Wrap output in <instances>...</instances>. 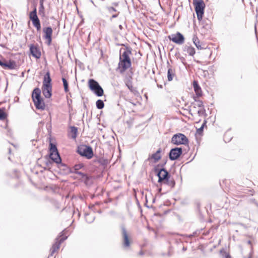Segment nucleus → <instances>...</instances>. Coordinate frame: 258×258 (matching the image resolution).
<instances>
[{"label": "nucleus", "instance_id": "473e14b6", "mask_svg": "<svg viewBox=\"0 0 258 258\" xmlns=\"http://www.w3.org/2000/svg\"><path fill=\"white\" fill-rule=\"evenodd\" d=\"M225 258H231V257L229 253H225Z\"/></svg>", "mask_w": 258, "mask_h": 258}, {"label": "nucleus", "instance_id": "393cba45", "mask_svg": "<svg viewBox=\"0 0 258 258\" xmlns=\"http://www.w3.org/2000/svg\"><path fill=\"white\" fill-rule=\"evenodd\" d=\"M107 10L109 13L112 14V17L110 19L111 20L112 18H116L117 17V16L119 14V12L116 13V10L113 7H108L107 8Z\"/></svg>", "mask_w": 258, "mask_h": 258}, {"label": "nucleus", "instance_id": "4be33fe9", "mask_svg": "<svg viewBox=\"0 0 258 258\" xmlns=\"http://www.w3.org/2000/svg\"><path fill=\"white\" fill-rule=\"evenodd\" d=\"M78 128L75 126L71 127L70 136L73 139H75L77 136Z\"/></svg>", "mask_w": 258, "mask_h": 258}, {"label": "nucleus", "instance_id": "4468645a", "mask_svg": "<svg viewBox=\"0 0 258 258\" xmlns=\"http://www.w3.org/2000/svg\"><path fill=\"white\" fill-rule=\"evenodd\" d=\"M192 86L196 94V96L194 97V99L195 101H197V98L203 96V91L197 81L194 80L193 81Z\"/></svg>", "mask_w": 258, "mask_h": 258}, {"label": "nucleus", "instance_id": "9b49d317", "mask_svg": "<svg viewBox=\"0 0 258 258\" xmlns=\"http://www.w3.org/2000/svg\"><path fill=\"white\" fill-rule=\"evenodd\" d=\"M168 39L177 44H182L184 41V36L179 32L173 34L168 36Z\"/></svg>", "mask_w": 258, "mask_h": 258}, {"label": "nucleus", "instance_id": "c756f323", "mask_svg": "<svg viewBox=\"0 0 258 258\" xmlns=\"http://www.w3.org/2000/svg\"><path fill=\"white\" fill-rule=\"evenodd\" d=\"M83 165L82 164H79L75 165L74 167V169L75 172H77V170H80L81 168L83 167Z\"/></svg>", "mask_w": 258, "mask_h": 258}, {"label": "nucleus", "instance_id": "2eb2a0df", "mask_svg": "<svg viewBox=\"0 0 258 258\" xmlns=\"http://www.w3.org/2000/svg\"><path fill=\"white\" fill-rule=\"evenodd\" d=\"M182 151L181 148H175L171 150L169 153V158L171 160H174L179 157Z\"/></svg>", "mask_w": 258, "mask_h": 258}, {"label": "nucleus", "instance_id": "f257e3e1", "mask_svg": "<svg viewBox=\"0 0 258 258\" xmlns=\"http://www.w3.org/2000/svg\"><path fill=\"white\" fill-rule=\"evenodd\" d=\"M131 53V51L128 48L123 49V51L121 50H120L119 60L117 69L120 73H124L131 68L132 61L130 55Z\"/></svg>", "mask_w": 258, "mask_h": 258}, {"label": "nucleus", "instance_id": "6ab92c4d", "mask_svg": "<svg viewBox=\"0 0 258 258\" xmlns=\"http://www.w3.org/2000/svg\"><path fill=\"white\" fill-rule=\"evenodd\" d=\"M192 41L198 49H205V45L201 42L197 35H194L192 38Z\"/></svg>", "mask_w": 258, "mask_h": 258}, {"label": "nucleus", "instance_id": "f704fd0d", "mask_svg": "<svg viewBox=\"0 0 258 258\" xmlns=\"http://www.w3.org/2000/svg\"><path fill=\"white\" fill-rule=\"evenodd\" d=\"M202 130H203V127H200V128L198 130V132H200V131L201 132V131H202Z\"/></svg>", "mask_w": 258, "mask_h": 258}, {"label": "nucleus", "instance_id": "c9c22d12", "mask_svg": "<svg viewBox=\"0 0 258 258\" xmlns=\"http://www.w3.org/2000/svg\"><path fill=\"white\" fill-rule=\"evenodd\" d=\"M119 27L120 29H122V26L121 25H120L119 26Z\"/></svg>", "mask_w": 258, "mask_h": 258}, {"label": "nucleus", "instance_id": "ddd939ff", "mask_svg": "<svg viewBox=\"0 0 258 258\" xmlns=\"http://www.w3.org/2000/svg\"><path fill=\"white\" fill-rule=\"evenodd\" d=\"M30 51L32 56L37 59L41 56L40 49L37 44H31L29 46Z\"/></svg>", "mask_w": 258, "mask_h": 258}, {"label": "nucleus", "instance_id": "7c9ffc66", "mask_svg": "<svg viewBox=\"0 0 258 258\" xmlns=\"http://www.w3.org/2000/svg\"><path fill=\"white\" fill-rule=\"evenodd\" d=\"M132 80V78L131 77H130L128 78H127L126 80V81H125V84H126V86L133 84Z\"/></svg>", "mask_w": 258, "mask_h": 258}, {"label": "nucleus", "instance_id": "20e7f679", "mask_svg": "<svg viewBox=\"0 0 258 258\" xmlns=\"http://www.w3.org/2000/svg\"><path fill=\"white\" fill-rule=\"evenodd\" d=\"M88 85L89 89L93 91L97 96H102L104 91L98 83L94 79H91L88 80Z\"/></svg>", "mask_w": 258, "mask_h": 258}, {"label": "nucleus", "instance_id": "cd10ccee", "mask_svg": "<svg viewBox=\"0 0 258 258\" xmlns=\"http://www.w3.org/2000/svg\"><path fill=\"white\" fill-rule=\"evenodd\" d=\"M104 104L101 100H98L96 101V106L98 109H102L104 107Z\"/></svg>", "mask_w": 258, "mask_h": 258}, {"label": "nucleus", "instance_id": "4c0bfd02", "mask_svg": "<svg viewBox=\"0 0 258 258\" xmlns=\"http://www.w3.org/2000/svg\"><path fill=\"white\" fill-rule=\"evenodd\" d=\"M42 3L43 4V0H40V3H42Z\"/></svg>", "mask_w": 258, "mask_h": 258}, {"label": "nucleus", "instance_id": "7ed1b4c3", "mask_svg": "<svg viewBox=\"0 0 258 258\" xmlns=\"http://www.w3.org/2000/svg\"><path fill=\"white\" fill-rule=\"evenodd\" d=\"M33 101L36 108L38 109L44 110L45 103L41 97V90L38 88H35L32 94Z\"/></svg>", "mask_w": 258, "mask_h": 258}, {"label": "nucleus", "instance_id": "6e6552de", "mask_svg": "<svg viewBox=\"0 0 258 258\" xmlns=\"http://www.w3.org/2000/svg\"><path fill=\"white\" fill-rule=\"evenodd\" d=\"M171 142L174 145H186L188 144V140L187 137L181 133H178L173 136Z\"/></svg>", "mask_w": 258, "mask_h": 258}, {"label": "nucleus", "instance_id": "a878e982", "mask_svg": "<svg viewBox=\"0 0 258 258\" xmlns=\"http://www.w3.org/2000/svg\"><path fill=\"white\" fill-rule=\"evenodd\" d=\"M62 81L63 82V85L64 87V90L66 93L69 91V84L67 80L64 78H62Z\"/></svg>", "mask_w": 258, "mask_h": 258}, {"label": "nucleus", "instance_id": "c85d7f7f", "mask_svg": "<svg viewBox=\"0 0 258 258\" xmlns=\"http://www.w3.org/2000/svg\"><path fill=\"white\" fill-rule=\"evenodd\" d=\"M195 101L196 102V105L201 108V109L204 108L203 102L202 101L197 99V101Z\"/></svg>", "mask_w": 258, "mask_h": 258}, {"label": "nucleus", "instance_id": "1a4fd4ad", "mask_svg": "<svg viewBox=\"0 0 258 258\" xmlns=\"http://www.w3.org/2000/svg\"><path fill=\"white\" fill-rule=\"evenodd\" d=\"M158 176L159 177L158 182L159 183L170 184L172 186L174 185V181H169V177L168 176V173L164 169H162L159 171V172L158 173Z\"/></svg>", "mask_w": 258, "mask_h": 258}, {"label": "nucleus", "instance_id": "b1692460", "mask_svg": "<svg viewBox=\"0 0 258 258\" xmlns=\"http://www.w3.org/2000/svg\"><path fill=\"white\" fill-rule=\"evenodd\" d=\"M67 231L65 230L63 231L61 234L59 236V237L57 238L56 239L60 242L61 243L63 242L67 238H68V235H67Z\"/></svg>", "mask_w": 258, "mask_h": 258}, {"label": "nucleus", "instance_id": "5701e85b", "mask_svg": "<svg viewBox=\"0 0 258 258\" xmlns=\"http://www.w3.org/2000/svg\"><path fill=\"white\" fill-rule=\"evenodd\" d=\"M184 51L190 56H193L196 53L195 49L191 46H186L185 47Z\"/></svg>", "mask_w": 258, "mask_h": 258}, {"label": "nucleus", "instance_id": "f8f14e48", "mask_svg": "<svg viewBox=\"0 0 258 258\" xmlns=\"http://www.w3.org/2000/svg\"><path fill=\"white\" fill-rule=\"evenodd\" d=\"M43 38L46 40L47 44L49 45L51 43L53 30L51 27H45L42 30Z\"/></svg>", "mask_w": 258, "mask_h": 258}, {"label": "nucleus", "instance_id": "0eeeda50", "mask_svg": "<svg viewBox=\"0 0 258 258\" xmlns=\"http://www.w3.org/2000/svg\"><path fill=\"white\" fill-rule=\"evenodd\" d=\"M29 17L30 20L32 21L33 26L36 29L37 31L40 32L41 30V23L37 15V9L36 7L29 13Z\"/></svg>", "mask_w": 258, "mask_h": 258}, {"label": "nucleus", "instance_id": "72a5a7b5", "mask_svg": "<svg viewBox=\"0 0 258 258\" xmlns=\"http://www.w3.org/2000/svg\"><path fill=\"white\" fill-rule=\"evenodd\" d=\"M40 8L42 10L44 9L43 4L42 3V2L40 3Z\"/></svg>", "mask_w": 258, "mask_h": 258}, {"label": "nucleus", "instance_id": "423d86ee", "mask_svg": "<svg viewBox=\"0 0 258 258\" xmlns=\"http://www.w3.org/2000/svg\"><path fill=\"white\" fill-rule=\"evenodd\" d=\"M49 157L56 163L61 162V158L58 154L57 148L54 144L51 142L49 143Z\"/></svg>", "mask_w": 258, "mask_h": 258}, {"label": "nucleus", "instance_id": "f03ea898", "mask_svg": "<svg viewBox=\"0 0 258 258\" xmlns=\"http://www.w3.org/2000/svg\"><path fill=\"white\" fill-rule=\"evenodd\" d=\"M50 73L47 72L44 76L42 87V93L46 98H50L52 95V84Z\"/></svg>", "mask_w": 258, "mask_h": 258}, {"label": "nucleus", "instance_id": "e433bc0d", "mask_svg": "<svg viewBox=\"0 0 258 258\" xmlns=\"http://www.w3.org/2000/svg\"><path fill=\"white\" fill-rule=\"evenodd\" d=\"M78 173L82 175L83 176H85V175L83 174V173H81V172H78Z\"/></svg>", "mask_w": 258, "mask_h": 258}, {"label": "nucleus", "instance_id": "dca6fc26", "mask_svg": "<svg viewBox=\"0 0 258 258\" xmlns=\"http://www.w3.org/2000/svg\"><path fill=\"white\" fill-rule=\"evenodd\" d=\"M161 149L159 148L156 153L150 156L148 159L150 162L156 163L161 159Z\"/></svg>", "mask_w": 258, "mask_h": 258}, {"label": "nucleus", "instance_id": "412c9836", "mask_svg": "<svg viewBox=\"0 0 258 258\" xmlns=\"http://www.w3.org/2000/svg\"><path fill=\"white\" fill-rule=\"evenodd\" d=\"M175 70L172 68H169L168 69L167 72V79L168 81L170 82L173 80V78L175 77Z\"/></svg>", "mask_w": 258, "mask_h": 258}, {"label": "nucleus", "instance_id": "bb28decb", "mask_svg": "<svg viewBox=\"0 0 258 258\" xmlns=\"http://www.w3.org/2000/svg\"><path fill=\"white\" fill-rule=\"evenodd\" d=\"M7 117V114L5 111V109L4 108H0V119L4 120Z\"/></svg>", "mask_w": 258, "mask_h": 258}, {"label": "nucleus", "instance_id": "a211bd4d", "mask_svg": "<svg viewBox=\"0 0 258 258\" xmlns=\"http://www.w3.org/2000/svg\"><path fill=\"white\" fill-rule=\"evenodd\" d=\"M0 66L4 69L10 70L14 69L16 67L15 62L12 60H9L8 62H3L0 60Z\"/></svg>", "mask_w": 258, "mask_h": 258}, {"label": "nucleus", "instance_id": "9d476101", "mask_svg": "<svg viewBox=\"0 0 258 258\" xmlns=\"http://www.w3.org/2000/svg\"><path fill=\"white\" fill-rule=\"evenodd\" d=\"M79 153L82 156L86 157L87 159H91L93 156L92 149L89 146H84L79 148L78 149Z\"/></svg>", "mask_w": 258, "mask_h": 258}, {"label": "nucleus", "instance_id": "58836bf2", "mask_svg": "<svg viewBox=\"0 0 258 258\" xmlns=\"http://www.w3.org/2000/svg\"><path fill=\"white\" fill-rule=\"evenodd\" d=\"M251 191L252 192L251 195H253V192H254V191H253V190H252V191Z\"/></svg>", "mask_w": 258, "mask_h": 258}, {"label": "nucleus", "instance_id": "2f4dec72", "mask_svg": "<svg viewBox=\"0 0 258 258\" xmlns=\"http://www.w3.org/2000/svg\"><path fill=\"white\" fill-rule=\"evenodd\" d=\"M127 87L131 92L133 93H136L137 92L136 89L134 87L133 84L127 86Z\"/></svg>", "mask_w": 258, "mask_h": 258}, {"label": "nucleus", "instance_id": "f3484780", "mask_svg": "<svg viewBox=\"0 0 258 258\" xmlns=\"http://www.w3.org/2000/svg\"><path fill=\"white\" fill-rule=\"evenodd\" d=\"M123 236V245L125 247H129L131 245V241L126 230L123 228L122 230Z\"/></svg>", "mask_w": 258, "mask_h": 258}, {"label": "nucleus", "instance_id": "39448f33", "mask_svg": "<svg viewBox=\"0 0 258 258\" xmlns=\"http://www.w3.org/2000/svg\"><path fill=\"white\" fill-rule=\"evenodd\" d=\"M193 5L197 15L198 19L200 21L203 18L205 4L203 0H194Z\"/></svg>", "mask_w": 258, "mask_h": 258}, {"label": "nucleus", "instance_id": "aec40b11", "mask_svg": "<svg viewBox=\"0 0 258 258\" xmlns=\"http://www.w3.org/2000/svg\"><path fill=\"white\" fill-rule=\"evenodd\" d=\"M60 244L61 243H60V242L58 241L56 239L55 242L52 245L51 248L50 249V255L51 256H52L55 253L57 252L58 251L60 248Z\"/></svg>", "mask_w": 258, "mask_h": 258}]
</instances>
